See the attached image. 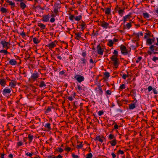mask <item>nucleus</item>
<instances>
[{"mask_svg": "<svg viewBox=\"0 0 158 158\" xmlns=\"http://www.w3.org/2000/svg\"><path fill=\"white\" fill-rule=\"evenodd\" d=\"M81 26V29L82 31H83L85 29V23L82 21V23L80 25Z\"/></svg>", "mask_w": 158, "mask_h": 158, "instance_id": "42", "label": "nucleus"}, {"mask_svg": "<svg viewBox=\"0 0 158 158\" xmlns=\"http://www.w3.org/2000/svg\"><path fill=\"white\" fill-rule=\"evenodd\" d=\"M106 92L107 94L109 95H110L111 94V92L110 90H107L106 91Z\"/></svg>", "mask_w": 158, "mask_h": 158, "instance_id": "59", "label": "nucleus"}, {"mask_svg": "<svg viewBox=\"0 0 158 158\" xmlns=\"http://www.w3.org/2000/svg\"><path fill=\"white\" fill-rule=\"evenodd\" d=\"M80 60L82 61L81 63V64H83V66L86 65L87 60L85 58H81Z\"/></svg>", "mask_w": 158, "mask_h": 158, "instance_id": "21", "label": "nucleus"}, {"mask_svg": "<svg viewBox=\"0 0 158 158\" xmlns=\"http://www.w3.org/2000/svg\"><path fill=\"white\" fill-rule=\"evenodd\" d=\"M131 23H134V22H132L131 23H129L126 24V26L127 27V28L128 29H130L131 27V26H132V25L131 24Z\"/></svg>", "mask_w": 158, "mask_h": 158, "instance_id": "40", "label": "nucleus"}, {"mask_svg": "<svg viewBox=\"0 0 158 158\" xmlns=\"http://www.w3.org/2000/svg\"><path fill=\"white\" fill-rule=\"evenodd\" d=\"M51 111V107L50 106H48L45 111V113H48Z\"/></svg>", "mask_w": 158, "mask_h": 158, "instance_id": "50", "label": "nucleus"}, {"mask_svg": "<svg viewBox=\"0 0 158 158\" xmlns=\"http://www.w3.org/2000/svg\"><path fill=\"white\" fill-rule=\"evenodd\" d=\"M77 89H78V90L80 91L81 90H84V89H83L82 87L80 85H77Z\"/></svg>", "mask_w": 158, "mask_h": 158, "instance_id": "39", "label": "nucleus"}, {"mask_svg": "<svg viewBox=\"0 0 158 158\" xmlns=\"http://www.w3.org/2000/svg\"><path fill=\"white\" fill-rule=\"evenodd\" d=\"M0 11H1L2 13H6L7 12L6 9L4 7H2L0 9Z\"/></svg>", "mask_w": 158, "mask_h": 158, "instance_id": "36", "label": "nucleus"}, {"mask_svg": "<svg viewBox=\"0 0 158 158\" xmlns=\"http://www.w3.org/2000/svg\"><path fill=\"white\" fill-rule=\"evenodd\" d=\"M37 25L38 26L41 28V30L45 29L46 26L44 24L40 23H38Z\"/></svg>", "mask_w": 158, "mask_h": 158, "instance_id": "19", "label": "nucleus"}, {"mask_svg": "<svg viewBox=\"0 0 158 158\" xmlns=\"http://www.w3.org/2000/svg\"><path fill=\"white\" fill-rule=\"evenodd\" d=\"M112 146H115L116 144V140L115 139H114L112 140L109 142Z\"/></svg>", "mask_w": 158, "mask_h": 158, "instance_id": "24", "label": "nucleus"}, {"mask_svg": "<svg viewBox=\"0 0 158 158\" xmlns=\"http://www.w3.org/2000/svg\"><path fill=\"white\" fill-rule=\"evenodd\" d=\"M115 138L114 135L112 134H110L109 135V138L110 139H112Z\"/></svg>", "mask_w": 158, "mask_h": 158, "instance_id": "49", "label": "nucleus"}, {"mask_svg": "<svg viewBox=\"0 0 158 158\" xmlns=\"http://www.w3.org/2000/svg\"><path fill=\"white\" fill-rule=\"evenodd\" d=\"M53 12L55 13V14H53L51 15L52 17H55L56 15H58L59 13L58 9L57 8H55L53 10Z\"/></svg>", "mask_w": 158, "mask_h": 158, "instance_id": "16", "label": "nucleus"}, {"mask_svg": "<svg viewBox=\"0 0 158 158\" xmlns=\"http://www.w3.org/2000/svg\"><path fill=\"white\" fill-rule=\"evenodd\" d=\"M120 7H119L118 6H117L115 8V10H117V9H119V10L118 11V13L119 15L121 16L122 17V16H123V13L124 12V9H123V10L120 9Z\"/></svg>", "mask_w": 158, "mask_h": 158, "instance_id": "11", "label": "nucleus"}, {"mask_svg": "<svg viewBox=\"0 0 158 158\" xmlns=\"http://www.w3.org/2000/svg\"><path fill=\"white\" fill-rule=\"evenodd\" d=\"M128 76L126 74H123V76H122V78L124 79H126V78Z\"/></svg>", "mask_w": 158, "mask_h": 158, "instance_id": "64", "label": "nucleus"}, {"mask_svg": "<svg viewBox=\"0 0 158 158\" xmlns=\"http://www.w3.org/2000/svg\"><path fill=\"white\" fill-rule=\"evenodd\" d=\"M103 50L101 48L100 44L98 45L97 46V52L98 54L102 55L103 54Z\"/></svg>", "mask_w": 158, "mask_h": 158, "instance_id": "8", "label": "nucleus"}, {"mask_svg": "<svg viewBox=\"0 0 158 158\" xmlns=\"http://www.w3.org/2000/svg\"><path fill=\"white\" fill-rule=\"evenodd\" d=\"M142 57L141 56L139 57L138 59L137 60H136V63H138L142 59Z\"/></svg>", "mask_w": 158, "mask_h": 158, "instance_id": "58", "label": "nucleus"}, {"mask_svg": "<svg viewBox=\"0 0 158 158\" xmlns=\"http://www.w3.org/2000/svg\"><path fill=\"white\" fill-rule=\"evenodd\" d=\"M74 78L77 80L78 82L80 83L83 81L85 79L83 76L79 75H76L74 77Z\"/></svg>", "mask_w": 158, "mask_h": 158, "instance_id": "3", "label": "nucleus"}, {"mask_svg": "<svg viewBox=\"0 0 158 158\" xmlns=\"http://www.w3.org/2000/svg\"><path fill=\"white\" fill-rule=\"evenodd\" d=\"M46 86V84H45V82L43 81H41L40 82L39 86L41 88L43 87H45Z\"/></svg>", "mask_w": 158, "mask_h": 158, "instance_id": "26", "label": "nucleus"}, {"mask_svg": "<svg viewBox=\"0 0 158 158\" xmlns=\"http://www.w3.org/2000/svg\"><path fill=\"white\" fill-rule=\"evenodd\" d=\"M16 81L14 80H12L11 82L10 83V85L11 87L14 88L16 85Z\"/></svg>", "mask_w": 158, "mask_h": 158, "instance_id": "18", "label": "nucleus"}, {"mask_svg": "<svg viewBox=\"0 0 158 158\" xmlns=\"http://www.w3.org/2000/svg\"><path fill=\"white\" fill-rule=\"evenodd\" d=\"M33 137L34 136L33 135H31L30 134L28 135V138L29 139V143L31 142Z\"/></svg>", "mask_w": 158, "mask_h": 158, "instance_id": "32", "label": "nucleus"}, {"mask_svg": "<svg viewBox=\"0 0 158 158\" xmlns=\"http://www.w3.org/2000/svg\"><path fill=\"white\" fill-rule=\"evenodd\" d=\"M17 144L18 146H21L23 145V143L21 141H19L17 143Z\"/></svg>", "mask_w": 158, "mask_h": 158, "instance_id": "62", "label": "nucleus"}, {"mask_svg": "<svg viewBox=\"0 0 158 158\" xmlns=\"http://www.w3.org/2000/svg\"><path fill=\"white\" fill-rule=\"evenodd\" d=\"M117 56L113 55L110 58L112 61L114 62V65L115 66V68H117L118 65V60Z\"/></svg>", "mask_w": 158, "mask_h": 158, "instance_id": "1", "label": "nucleus"}, {"mask_svg": "<svg viewBox=\"0 0 158 158\" xmlns=\"http://www.w3.org/2000/svg\"><path fill=\"white\" fill-rule=\"evenodd\" d=\"M56 151L60 153L64 151V150L62 148L60 147H58V148L56 149Z\"/></svg>", "mask_w": 158, "mask_h": 158, "instance_id": "37", "label": "nucleus"}, {"mask_svg": "<svg viewBox=\"0 0 158 158\" xmlns=\"http://www.w3.org/2000/svg\"><path fill=\"white\" fill-rule=\"evenodd\" d=\"M155 45H152L149 47L150 50L152 51H158V47Z\"/></svg>", "mask_w": 158, "mask_h": 158, "instance_id": "10", "label": "nucleus"}, {"mask_svg": "<svg viewBox=\"0 0 158 158\" xmlns=\"http://www.w3.org/2000/svg\"><path fill=\"white\" fill-rule=\"evenodd\" d=\"M6 83L5 79H0V84L3 86H5Z\"/></svg>", "mask_w": 158, "mask_h": 158, "instance_id": "23", "label": "nucleus"}, {"mask_svg": "<svg viewBox=\"0 0 158 158\" xmlns=\"http://www.w3.org/2000/svg\"><path fill=\"white\" fill-rule=\"evenodd\" d=\"M1 44L2 45L3 48H6V47H7V46L8 45L9 43L6 42L5 40H3L1 41Z\"/></svg>", "mask_w": 158, "mask_h": 158, "instance_id": "14", "label": "nucleus"}, {"mask_svg": "<svg viewBox=\"0 0 158 158\" xmlns=\"http://www.w3.org/2000/svg\"><path fill=\"white\" fill-rule=\"evenodd\" d=\"M43 17L42 20L44 22H47L49 21L50 15H44L43 16Z\"/></svg>", "mask_w": 158, "mask_h": 158, "instance_id": "13", "label": "nucleus"}, {"mask_svg": "<svg viewBox=\"0 0 158 158\" xmlns=\"http://www.w3.org/2000/svg\"><path fill=\"white\" fill-rule=\"evenodd\" d=\"M0 53H3L5 55H7L8 53L10 54V53H8L6 50H0Z\"/></svg>", "mask_w": 158, "mask_h": 158, "instance_id": "38", "label": "nucleus"}, {"mask_svg": "<svg viewBox=\"0 0 158 158\" xmlns=\"http://www.w3.org/2000/svg\"><path fill=\"white\" fill-rule=\"evenodd\" d=\"M108 45L109 47H112L113 44V42L111 40H108Z\"/></svg>", "mask_w": 158, "mask_h": 158, "instance_id": "30", "label": "nucleus"}, {"mask_svg": "<svg viewBox=\"0 0 158 158\" xmlns=\"http://www.w3.org/2000/svg\"><path fill=\"white\" fill-rule=\"evenodd\" d=\"M96 141L98 140L101 142H102L103 141V140L100 137V136H97L95 139Z\"/></svg>", "mask_w": 158, "mask_h": 158, "instance_id": "28", "label": "nucleus"}, {"mask_svg": "<svg viewBox=\"0 0 158 158\" xmlns=\"http://www.w3.org/2000/svg\"><path fill=\"white\" fill-rule=\"evenodd\" d=\"M6 2H7L8 3L9 5L13 6V7L15 6V3L12 2L11 1H10L9 0H6Z\"/></svg>", "mask_w": 158, "mask_h": 158, "instance_id": "33", "label": "nucleus"}, {"mask_svg": "<svg viewBox=\"0 0 158 158\" xmlns=\"http://www.w3.org/2000/svg\"><path fill=\"white\" fill-rule=\"evenodd\" d=\"M158 60V57H157L154 56L152 59V60L156 62V60Z\"/></svg>", "mask_w": 158, "mask_h": 158, "instance_id": "56", "label": "nucleus"}, {"mask_svg": "<svg viewBox=\"0 0 158 158\" xmlns=\"http://www.w3.org/2000/svg\"><path fill=\"white\" fill-rule=\"evenodd\" d=\"M146 31L147 32V33H145V34L144 36V38L145 39L147 38L148 35L149 36V35L151 34V32L150 31L148 30H147Z\"/></svg>", "mask_w": 158, "mask_h": 158, "instance_id": "34", "label": "nucleus"}, {"mask_svg": "<svg viewBox=\"0 0 158 158\" xmlns=\"http://www.w3.org/2000/svg\"><path fill=\"white\" fill-rule=\"evenodd\" d=\"M2 94L4 96L10 94L11 92V90L8 87H6L2 91Z\"/></svg>", "mask_w": 158, "mask_h": 158, "instance_id": "6", "label": "nucleus"}, {"mask_svg": "<svg viewBox=\"0 0 158 158\" xmlns=\"http://www.w3.org/2000/svg\"><path fill=\"white\" fill-rule=\"evenodd\" d=\"M122 53L124 55H127L128 52L127 51L126 48L123 45H121L120 47Z\"/></svg>", "mask_w": 158, "mask_h": 158, "instance_id": "4", "label": "nucleus"}, {"mask_svg": "<svg viewBox=\"0 0 158 158\" xmlns=\"http://www.w3.org/2000/svg\"><path fill=\"white\" fill-rule=\"evenodd\" d=\"M126 88L125 85L124 84H123L121 85L119 88V90H121L123 89H125Z\"/></svg>", "mask_w": 158, "mask_h": 158, "instance_id": "43", "label": "nucleus"}, {"mask_svg": "<svg viewBox=\"0 0 158 158\" xmlns=\"http://www.w3.org/2000/svg\"><path fill=\"white\" fill-rule=\"evenodd\" d=\"M72 157L73 158H78L79 156L77 155H76L74 154H73L72 155Z\"/></svg>", "mask_w": 158, "mask_h": 158, "instance_id": "60", "label": "nucleus"}, {"mask_svg": "<svg viewBox=\"0 0 158 158\" xmlns=\"http://www.w3.org/2000/svg\"><path fill=\"white\" fill-rule=\"evenodd\" d=\"M138 45H132L131 46V48L134 50L135 49L137 48L138 47Z\"/></svg>", "mask_w": 158, "mask_h": 158, "instance_id": "52", "label": "nucleus"}, {"mask_svg": "<svg viewBox=\"0 0 158 158\" xmlns=\"http://www.w3.org/2000/svg\"><path fill=\"white\" fill-rule=\"evenodd\" d=\"M100 26L105 29L110 28L109 23L105 22L104 21H100Z\"/></svg>", "mask_w": 158, "mask_h": 158, "instance_id": "2", "label": "nucleus"}, {"mask_svg": "<svg viewBox=\"0 0 158 158\" xmlns=\"http://www.w3.org/2000/svg\"><path fill=\"white\" fill-rule=\"evenodd\" d=\"M55 21V19L54 17L50 19L51 23H54Z\"/></svg>", "mask_w": 158, "mask_h": 158, "instance_id": "63", "label": "nucleus"}, {"mask_svg": "<svg viewBox=\"0 0 158 158\" xmlns=\"http://www.w3.org/2000/svg\"><path fill=\"white\" fill-rule=\"evenodd\" d=\"M104 114V112L102 110L99 111L98 112V115L99 116H100Z\"/></svg>", "mask_w": 158, "mask_h": 158, "instance_id": "55", "label": "nucleus"}, {"mask_svg": "<svg viewBox=\"0 0 158 158\" xmlns=\"http://www.w3.org/2000/svg\"><path fill=\"white\" fill-rule=\"evenodd\" d=\"M95 90L98 91L100 95H102L103 92L102 89L101 88L100 85L98 86V87L95 88Z\"/></svg>", "mask_w": 158, "mask_h": 158, "instance_id": "15", "label": "nucleus"}, {"mask_svg": "<svg viewBox=\"0 0 158 158\" xmlns=\"http://www.w3.org/2000/svg\"><path fill=\"white\" fill-rule=\"evenodd\" d=\"M57 44V41L56 40H55L53 42H52L48 44L47 46L50 49L52 48H54L56 47V44Z\"/></svg>", "mask_w": 158, "mask_h": 158, "instance_id": "7", "label": "nucleus"}, {"mask_svg": "<svg viewBox=\"0 0 158 158\" xmlns=\"http://www.w3.org/2000/svg\"><path fill=\"white\" fill-rule=\"evenodd\" d=\"M39 77V74L36 71H34L32 74L31 78L34 80H36Z\"/></svg>", "mask_w": 158, "mask_h": 158, "instance_id": "5", "label": "nucleus"}, {"mask_svg": "<svg viewBox=\"0 0 158 158\" xmlns=\"http://www.w3.org/2000/svg\"><path fill=\"white\" fill-rule=\"evenodd\" d=\"M143 17L146 19L149 18V15L148 13H143Z\"/></svg>", "mask_w": 158, "mask_h": 158, "instance_id": "35", "label": "nucleus"}, {"mask_svg": "<svg viewBox=\"0 0 158 158\" xmlns=\"http://www.w3.org/2000/svg\"><path fill=\"white\" fill-rule=\"evenodd\" d=\"M130 93L131 94H132V95H135L136 94V92L135 89H133L131 91Z\"/></svg>", "mask_w": 158, "mask_h": 158, "instance_id": "47", "label": "nucleus"}, {"mask_svg": "<svg viewBox=\"0 0 158 158\" xmlns=\"http://www.w3.org/2000/svg\"><path fill=\"white\" fill-rule=\"evenodd\" d=\"M74 18V16L73 15H71L69 17V19L70 20H73V18Z\"/></svg>", "mask_w": 158, "mask_h": 158, "instance_id": "61", "label": "nucleus"}, {"mask_svg": "<svg viewBox=\"0 0 158 158\" xmlns=\"http://www.w3.org/2000/svg\"><path fill=\"white\" fill-rule=\"evenodd\" d=\"M104 75L107 78H108L110 76V73L107 72H105Z\"/></svg>", "mask_w": 158, "mask_h": 158, "instance_id": "51", "label": "nucleus"}, {"mask_svg": "<svg viewBox=\"0 0 158 158\" xmlns=\"http://www.w3.org/2000/svg\"><path fill=\"white\" fill-rule=\"evenodd\" d=\"M33 41L35 44H38L40 43V41L39 39L36 37H35L33 38Z\"/></svg>", "mask_w": 158, "mask_h": 158, "instance_id": "31", "label": "nucleus"}, {"mask_svg": "<svg viewBox=\"0 0 158 158\" xmlns=\"http://www.w3.org/2000/svg\"><path fill=\"white\" fill-rule=\"evenodd\" d=\"M151 40V39L148 38L146 42L148 44H152V43Z\"/></svg>", "mask_w": 158, "mask_h": 158, "instance_id": "44", "label": "nucleus"}, {"mask_svg": "<svg viewBox=\"0 0 158 158\" xmlns=\"http://www.w3.org/2000/svg\"><path fill=\"white\" fill-rule=\"evenodd\" d=\"M75 36L74 38L75 39L79 40H84V39H83V38L81 36V35H80L79 34H77V33H75Z\"/></svg>", "mask_w": 158, "mask_h": 158, "instance_id": "12", "label": "nucleus"}, {"mask_svg": "<svg viewBox=\"0 0 158 158\" xmlns=\"http://www.w3.org/2000/svg\"><path fill=\"white\" fill-rule=\"evenodd\" d=\"M51 124L49 123H47L45 124L44 127L48 129V130H50L51 129Z\"/></svg>", "mask_w": 158, "mask_h": 158, "instance_id": "29", "label": "nucleus"}, {"mask_svg": "<svg viewBox=\"0 0 158 158\" xmlns=\"http://www.w3.org/2000/svg\"><path fill=\"white\" fill-rule=\"evenodd\" d=\"M82 18V16L81 15H79L75 17V20L77 21H79Z\"/></svg>", "mask_w": 158, "mask_h": 158, "instance_id": "41", "label": "nucleus"}, {"mask_svg": "<svg viewBox=\"0 0 158 158\" xmlns=\"http://www.w3.org/2000/svg\"><path fill=\"white\" fill-rule=\"evenodd\" d=\"M93 155L91 153L88 154L85 158H92Z\"/></svg>", "mask_w": 158, "mask_h": 158, "instance_id": "46", "label": "nucleus"}, {"mask_svg": "<svg viewBox=\"0 0 158 158\" xmlns=\"http://www.w3.org/2000/svg\"><path fill=\"white\" fill-rule=\"evenodd\" d=\"M136 107L135 104L131 103L129 104V109L130 110H133Z\"/></svg>", "mask_w": 158, "mask_h": 158, "instance_id": "20", "label": "nucleus"}, {"mask_svg": "<svg viewBox=\"0 0 158 158\" xmlns=\"http://www.w3.org/2000/svg\"><path fill=\"white\" fill-rule=\"evenodd\" d=\"M65 70H64L62 71H60L59 72V74L60 75H62L65 73Z\"/></svg>", "mask_w": 158, "mask_h": 158, "instance_id": "57", "label": "nucleus"}, {"mask_svg": "<svg viewBox=\"0 0 158 158\" xmlns=\"http://www.w3.org/2000/svg\"><path fill=\"white\" fill-rule=\"evenodd\" d=\"M20 7L23 10L26 7V5L23 2H21L20 3Z\"/></svg>", "mask_w": 158, "mask_h": 158, "instance_id": "27", "label": "nucleus"}, {"mask_svg": "<svg viewBox=\"0 0 158 158\" xmlns=\"http://www.w3.org/2000/svg\"><path fill=\"white\" fill-rule=\"evenodd\" d=\"M133 35H134L135 37V38L137 39H139V33H136L134 32L133 34Z\"/></svg>", "mask_w": 158, "mask_h": 158, "instance_id": "45", "label": "nucleus"}, {"mask_svg": "<svg viewBox=\"0 0 158 158\" xmlns=\"http://www.w3.org/2000/svg\"><path fill=\"white\" fill-rule=\"evenodd\" d=\"M131 17V15L130 14L127 15L123 17V23H125L127 20L128 19H130Z\"/></svg>", "mask_w": 158, "mask_h": 158, "instance_id": "22", "label": "nucleus"}, {"mask_svg": "<svg viewBox=\"0 0 158 158\" xmlns=\"http://www.w3.org/2000/svg\"><path fill=\"white\" fill-rule=\"evenodd\" d=\"M82 142H81L80 144L77 145V149L81 148L83 147V146L82 144Z\"/></svg>", "mask_w": 158, "mask_h": 158, "instance_id": "48", "label": "nucleus"}, {"mask_svg": "<svg viewBox=\"0 0 158 158\" xmlns=\"http://www.w3.org/2000/svg\"><path fill=\"white\" fill-rule=\"evenodd\" d=\"M124 152L122 151V150H119L118 151V154H121V155H123L124 154Z\"/></svg>", "mask_w": 158, "mask_h": 158, "instance_id": "54", "label": "nucleus"}, {"mask_svg": "<svg viewBox=\"0 0 158 158\" xmlns=\"http://www.w3.org/2000/svg\"><path fill=\"white\" fill-rule=\"evenodd\" d=\"M9 63L11 65H15L16 64L17 62L15 59H11L9 61Z\"/></svg>", "mask_w": 158, "mask_h": 158, "instance_id": "17", "label": "nucleus"}, {"mask_svg": "<svg viewBox=\"0 0 158 158\" xmlns=\"http://www.w3.org/2000/svg\"><path fill=\"white\" fill-rule=\"evenodd\" d=\"M111 10V9L110 8L108 7L106 9L105 13L106 15H109L110 13Z\"/></svg>", "mask_w": 158, "mask_h": 158, "instance_id": "25", "label": "nucleus"}, {"mask_svg": "<svg viewBox=\"0 0 158 158\" xmlns=\"http://www.w3.org/2000/svg\"><path fill=\"white\" fill-rule=\"evenodd\" d=\"M148 89L149 92H150L151 90H153V93L155 94H157L158 91L155 88H153L151 86H149L148 87Z\"/></svg>", "mask_w": 158, "mask_h": 158, "instance_id": "9", "label": "nucleus"}, {"mask_svg": "<svg viewBox=\"0 0 158 158\" xmlns=\"http://www.w3.org/2000/svg\"><path fill=\"white\" fill-rule=\"evenodd\" d=\"M33 154V152H31V153H29L28 152L26 153V155L27 156H29L30 157H32V156Z\"/></svg>", "mask_w": 158, "mask_h": 158, "instance_id": "53", "label": "nucleus"}]
</instances>
